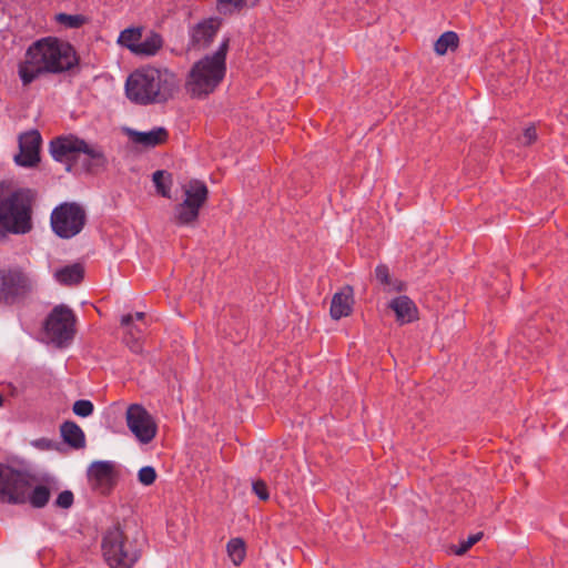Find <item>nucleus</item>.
I'll return each instance as SVG.
<instances>
[{
  "instance_id": "72a5a7b5",
  "label": "nucleus",
  "mask_w": 568,
  "mask_h": 568,
  "mask_svg": "<svg viewBox=\"0 0 568 568\" xmlns=\"http://www.w3.org/2000/svg\"><path fill=\"white\" fill-rule=\"evenodd\" d=\"M132 322H133V315H131V314L123 315L121 318V325L128 327V332H126L125 336H128V337L140 336L141 331L136 326L132 325Z\"/></svg>"
},
{
  "instance_id": "a878e982",
  "label": "nucleus",
  "mask_w": 568,
  "mask_h": 568,
  "mask_svg": "<svg viewBox=\"0 0 568 568\" xmlns=\"http://www.w3.org/2000/svg\"><path fill=\"white\" fill-rule=\"evenodd\" d=\"M226 550L230 559L235 566H240L246 555L245 542L242 538H232L227 545Z\"/></svg>"
},
{
  "instance_id": "f704fd0d",
  "label": "nucleus",
  "mask_w": 568,
  "mask_h": 568,
  "mask_svg": "<svg viewBox=\"0 0 568 568\" xmlns=\"http://www.w3.org/2000/svg\"><path fill=\"white\" fill-rule=\"evenodd\" d=\"M537 140V132L534 125H530L525 129L523 136L520 139V143L524 145H530Z\"/></svg>"
},
{
  "instance_id": "58836bf2",
  "label": "nucleus",
  "mask_w": 568,
  "mask_h": 568,
  "mask_svg": "<svg viewBox=\"0 0 568 568\" xmlns=\"http://www.w3.org/2000/svg\"><path fill=\"white\" fill-rule=\"evenodd\" d=\"M2 404H3V397H2V395L0 394V407L2 406Z\"/></svg>"
},
{
  "instance_id": "393cba45",
  "label": "nucleus",
  "mask_w": 568,
  "mask_h": 568,
  "mask_svg": "<svg viewBox=\"0 0 568 568\" xmlns=\"http://www.w3.org/2000/svg\"><path fill=\"white\" fill-rule=\"evenodd\" d=\"M458 42L459 39L455 32L446 31L436 40L434 50L437 54L444 55L449 49H457Z\"/></svg>"
},
{
  "instance_id": "ddd939ff",
  "label": "nucleus",
  "mask_w": 568,
  "mask_h": 568,
  "mask_svg": "<svg viewBox=\"0 0 568 568\" xmlns=\"http://www.w3.org/2000/svg\"><path fill=\"white\" fill-rule=\"evenodd\" d=\"M42 138L37 130H30L19 135V153L14 162L22 168H34L40 162Z\"/></svg>"
},
{
  "instance_id": "c756f323",
  "label": "nucleus",
  "mask_w": 568,
  "mask_h": 568,
  "mask_svg": "<svg viewBox=\"0 0 568 568\" xmlns=\"http://www.w3.org/2000/svg\"><path fill=\"white\" fill-rule=\"evenodd\" d=\"M73 413L80 417H88L93 413V404L87 399H79L73 404Z\"/></svg>"
},
{
  "instance_id": "9b49d317",
  "label": "nucleus",
  "mask_w": 568,
  "mask_h": 568,
  "mask_svg": "<svg viewBox=\"0 0 568 568\" xmlns=\"http://www.w3.org/2000/svg\"><path fill=\"white\" fill-rule=\"evenodd\" d=\"M128 428L141 444L151 443L158 426L151 414L140 404H131L125 413Z\"/></svg>"
},
{
  "instance_id": "2eb2a0df",
  "label": "nucleus",
  "mask_w": 568,
  "mask_h": 568,
  "mask_svg": "<svg viewBox=\"0 0 568 568\" xmlns=\"http://www.w3.org/2000/svg\"><path fill=\"white\" fill-rule=\"evenodd\" d=\"M354 304V292L349 285L344 286L335 293L331 302V316L333 320H339L351 315Z\"/></svg>"
},
{
  "instance_id": "dca6fc26",
  "label": "nucleus",
  "mask_w": 568,
  "mask_h": 568,
  "mask_svg": "<svg viewBox=\"0 0 568 568\" xmlns=\"http://www.w3.org/2000/svg\"><path fill=\"white\" fill-rule=\"evenodd\" d=\"M388 307L394 311L396 321L400 324H408L418 318V310L415 303L406 295L393 298Z\"/></svg>"
},
{
  "instance_id": "c85d7f7f",
  "label": "nucleus",
  "mask_w": 568,
  "mask_h": 568,
  "mask_svg": "<svg viewBox=\"0 0 568 568\" xmlns=\"http://www.w3.org/2000/svg\"><path fill=\"white\" fill-rule=\"evenodd\" d=\"M246 0H217L219 11L226 14L243 8Z\"/></svg>"
},
{
  "instance_id": "4468645a",
  "label": "nucleus",
  "mask_w": 568,
  "mask_h": 568,
  "mask_svg": "<svg viewBox=\"0 0 568 568\" xmlns=\"http://www.w3.org/2000/svg\"><path fill=\"white\" fill-rule=\"evenodd\" d=\"M221 28V20L217 18L204 19L189 30V49H206Z\"/></svg>"
},
{
  "instance_id": "f8f14e48",
  "label": "nucleus",
  "mask_w": 568,
  "mask_h": 568,
  "mask_svg": "<svg viewBox=\"0 0 568 568\" xmlns=\"http://www.w3.org/2000/svg\"><path fill=\"white\" fill-rule=\"evenodd\" d=\"M115 464L108 460L92 463L88 468V480L91 489L100 495H109L116 484Z\"/></svg>"
},
{
  "instance_id": "bb28decb",
  "label": "nucleus",
  "mask_w": 568,
  "mask_h": 568,
  "mask_svg": "<svg viewBox=\"0 0 568 568\" xmlns=\"http://www.w3.org/2000/svg\"><path fill=\"white\" fill-rule=\"evenodd\" d=\"M152 181L156 187V192L163 197H170V189L172 185L171 174L163 170H158L152 175Z\"/></svg>"
},
{
  "instance_id": "c9c22d12",
  "label": "nucleus",
  "mask_w": 568,
  "mask_h": 568,
  "mask_svg": "<svg viewBox=\"0 0 568 568\" xmlns=\"http://www.w3.org/2000/svg\"><path fill=\"white\" fill-rule=\"evenodd\" d=\"M253 491L261 500H267L270 497L267 486L263 480L253 483Z\"/></svg>"
},
{
  "instance_id": "7ed1b4c3",
  "label": "nucleus",
  "mask_w": 568,
  "mask_h": 568,
  "mask_svg": "<svg viewBox=\"0 0 568 568\" xmlns=\"http://www.w3.org/2000/svg\"><path fill=\"white\" fill-rule=\"evenodd\" d=\"M176 88L178 81L174 73L168 69L153 67L135 70L125 82L128 99L141 105L165 102L172 98Z\"/></svg>"
},
{
  "instance_id": "0eeeda50",
  "label": "nucleus",
  "mask_w": 568,
  "mask_h": 568,
  "mask_svg": "<svg viewBox=\"0 0 568 568\" xmlns=\"http://www.w3.org/2000/svg\"><path fill=\"white\" fill-rule=\"evenodd\" d=\"M101 550L110 568H133L143 551V542L130 539L120 527L106 530L102 538Z\"/></svg>"
},
{
  "instance_id": "e433bc0d",
  "label": "nucleus",
  "mask_w": 568,
  "mask_h": 568,
  "mask_svg": "<svg viewBox=\"0 0 568 568\" xmlns=\"http://www.w3.org/2000/svg\"><path fill=\"white\" fill-rule=\"evenodd\" d=\"M124 342L126 343V345L130 347V349L133 353H140L142 351V346L140 343V336H133V337L124 336Z\"/></svg>"
},
{
  "instance_id": "aec40b11",
  "label": "nucleus",
  "mask_w": 568,
  "mask_h": 568,
  "mask_svg": "<svg viewBox=\"0 0 568 568\" xmlns=\"http://www.w3.org/2000/svg\"><path fill=\"white\" fill-rule=\"evenodd\" d=\"M200 210L190 203H180L175 206L173 222L176 225H194L199 219Z\"/></svg>"
},
{
  "instance_id": "39448f33",
  "label": "nucleus",
  "mask_w": 568,
  "mask_h": 568,
  "mask_svg": "<svg viewBox=\"0 0 568 568\" xmlns=\"http://www.w3.org/2000/svg\"><path fill=\"white\" fill-rule=\"evenodd\" d=\"M230 39L225 38L217 50L196 61L189 71L185 90L195 99L206 98L220 85L226 73V54Z\"/></svg>"
},
{
  "instance_id": "f3484780",
  "label": "nucleus",
  "mask_w": 568,
  "mask_h": 568,
  "mask_svg": "<svg viewBox=\"0 0 568 568\" xmlns=\"http://www.w3.org/2000/svg\"><path fill=\"white\" fill-rule=\"evenodd\" d=\"M126 132L132 142L145 148H154L163 144L166 142L169 136L168 131L164 128H155L149 132L129 129Z\"/></svg>"
},
{
  "instance_id": "412c9836",
  "label": "nucleus",
  "mask_w": 568,
  "mask_h": 568,
  "mask_svg": "<svg viewBox=\"0 0 568 568\" xmlns=\"http://www.w3.org/2000/svg\"><path fill=\"white\" fill-rule=\"evenodd\" d=\"M83 267L80 264H73L58 270L54 277L64 285L78 284L83 278Z\"/></svg>"
},
{
  "instance_id": "a211bd4d",
  "label": "nucleus",
  "mask_w": 568,
  "mask_h": 568,
  "mask_svg": "<svg viewBox=\"0 0 568 568\" xmlns=\"http://www.w3.org/2000/svg\"><path fill=\"white\" fill-rule=\"evenodd\" d=\"M184 191V203H190L196 209H201L207 197H209V189L207 186L199 180H191L187 184L183 185Z\"/></svg>"
},
{
  "instance_id": "2f4dec72",
  "label": "nucleus",
  "mask_w": 568,
  "mask_h": 568,
  "mask_svg": "<svg viewBox=\"0 0 568 568\" xmlns=\"http://www.w3.org/2000/svg\"><path fill=\"white\" fill-rule=\"evenodd\" d=\"M483 537L481 532H477L468 536L466 540H463L459 547L455 550V554L460 556L468 551L476 542H478Z\"/></svg>"
},
{
  "instance_id": "6e6552de",
  "label": "nucleus",
  "mask_w": 568,
  "mask_h": 568,
  "mask_svg": "<svg viewBox=\"0 0 568 568\" xmlns=\"http://www.w3.org/2000/svg\"><path fill=\"white\" fill-rule=\"evenodd\" d=\"M52 231L61 239H71L78 235L87 223L84 209L75 202H65L58 205L50 217Z\"/></svg>"
},
{
  "instance_id": "6ab92c4d",
  "label": "nucleus",
  "mask_w": 568,
  "mask_h": 568,
  "mask_svg": "<svg viewBox=\"0 0 568 568\" xmlns=\"http://www.w3.org/2000/svg\"><path fill=\"white\" fill-rule=\"evenodd\" d=\"M63 440L71 447L79 449L85 445L83 430L74 422H64L60 427Z\"/></svg>"
},
{
  "instance_id": "f03ea898",
  "label": "nucleus",
  "mask_w": 568,
  "mask_h": 568,
  "mask_svg": "<svg viewBox=\"0 0 568 568\" xmlns=\"http://www.w3.org/2000/svg\"><path fill=\"white\" fill-rule=\"evenodd\" d=\"M36 194L28 187L0 182V239L8 234H27L32 227Z\"/></svg>"
},
{
  "instance_id": "4be33fe9",
  "label": "nucleus",
  "mask_w": 568,
  "mask_h": 568,
  "mask_svg": "<svg viewBox=\"0 0 568 568\" xmlns=\"http://www.w3.org/2000/svg\"><path fill=\"white\" fill-rule=\"evenodd\" d=\"M375 277L389 292H402L405 290V284L402 281L393 278L389 274L388 266L385 264H379L376 266Z\"/></svg>"
},
{
  "instance_id": "4c0bfd02",
  "label": "nucleus",
  "mask_w": 568,
  "mask_h": 568,
  "mask_svg": "<svg viewBox=\"0 0 568 568\" xmlns=\"http://www.w3.org/2000/svg\"><path fill=\"white\" fill-rule=\"evenodd\" d=\"M145 314L143 312H138L135 315H133V318H136L138 321H142L144 318Z\"/></svg>"
},
{
  "instance_id": "b1692460",
  "label": "nucleus",
  "mask_w": 568,
  "mask_h": 568,
  "mask_svg": "<svg viewBox=\"0 0 568 568\" xmlns=\"http://www.w3.org/2000/svg\"><path fill=\"white\" fill-rule=\"evenodd\" d=\"M142 28H128L123 30L118 39V42L128 48L132 53L136 54L139 49L141 39H142Z\"/></svg>"
},
{
  "instance_id": "423d86ee",
  "label": "nucleus",
  "mask_w": 568,
  "mask_h": 568,
  "mask_svg": "<svg viewBox=\"0 0 568 568\" xmlns=\"http://www.w3.org/2000/svg\"><path fill=\"white\" fill-rule=\"evenodd\" d=\"M51 490L45 485L32 486L26 474L0 464V498L10 504L29 503L33 508H43L50 500Z\"/></svg>"
},
{
  "instance_id": "5701e85b",
  "label": "nucleus",
  "mask_w": 568,
  "mask_h": 568,
  "mask_svg": "<svg viewBox=\"0 0 568 568\" xmlns=\"http://www.w3.org/2000/svg\"><path fill=\"white\" fill-rule=\"evenodd\" d=\"M163 45L162 37L156 32L150 34L141 42L136 51V55L152 57L155 55Z\"/></svg>"
},
{
  "instance_id": "f257e3e1",
  "label": "nucleus",
  "mask_w": 568,
  "mask_h": 568,
  "mask_svg": "<svg viewBox=\"0 0 568 568\" xmlns=\"http://www.w3.org/2000/svg\"><path fill=\"white\" fill-rule=\"evenodd\" d=\"M79 63L74 48L54 37L41 38L29 45L19 63L18 74L23 85L48 74H61Z\"/></svg>"
},
{
  "instance_id": "9d476101",
  "label": "nucleus",
  "mask_w": 568,
  "mask_h": 568,
  "mask_svg": "<svg viewBox=\"0 0 568 568\" xmlns=\"http://www.w3.org/2000/svg\"><path fill=\"white\" fill-rule=\"evenodd\" d=\"M75 316L65 305L55 306L48 315L44 332L51 343L58 347L67 346L75 334Z\"/></svg>"
},
{
  "instance_id": "7c9ffc66",
  "label": "nucleus",
  "mask_w": 568,
  "mask_h": 568,
  "mask_svg": "<svg viewBox=\"0 0 568 568\" xmlns=\"http://www.w3.org/2000/svg\"><path fill=\"white\" fill-rule=\"evenodd\" d=\"M138 478L142 485L150 486L156 479V471L151 466H144L139 470Z\"/></svg>"
},
{
  "instance_id": "20e7f679",
  "label": "nucleus",
  "mask_w": 568,
  "mask_h": 568,
  "mask_svg": "<svg viewBox=\"0 0 568 568\" xmlns=\"http://www.w3.org/2000/svg\"><path fill=\"white\" fill-rule=\"evenodd\" d=\"M50 153L55 161L65 163L68 171H71L78 161H81L83 169L91 174L105 171L109 164L101 145L88 143L71 134L53 139L50 142Z\"/></svg>"
},
{
  "instance_id": "cd10ccee",
  "label": "nucleus",
  "mask_w": 568,
  "mask_h": 568,
  "mask_svg": "<svg viewBox=\"0 0 568 568\" xmlns=\"http://www.w3.org/2000/svg\"><path fill=\"white\" fill-rule=\"evenodd\" d=\"M55 20L67 28L77 29L85 23L87 18L82 14L59 13L57 14Z\"/></svg>"
},
{
  "instance_id": "1a4fd4ad",
  "label": "nucleus",
  "mask_w": 568,
  "mask_h": 568,
  "mask_svg": "<svg viewBox=\"0 0 568 568\" xmlns=\"http://www.w3.org/2000/svg\"><path fill=\"white\" fill-rule=\"evenodd\" d=\"M34 288L32 278L19 267L0 270V303L13 305L27 298Z\"/></svg>"
},
{
  "instance_id": "473e14b6",
  "label": "nucleus",
  "mask_w": 568,
  "mask_h": 568,
  "mask_svg": "<svg viewBox=\"0 0 568 568\" xmlns=\"http://www.w3.org/2000/svg\"><path fill=\"white\" fill-rule=\"evenodd\" d=\"M73 493L71 490H63L58 495L54 505L59 508L68 509L73 505Z\"/></svg>"
}]
</instances>
